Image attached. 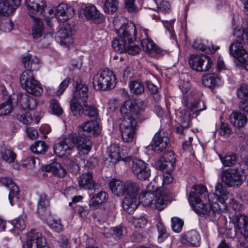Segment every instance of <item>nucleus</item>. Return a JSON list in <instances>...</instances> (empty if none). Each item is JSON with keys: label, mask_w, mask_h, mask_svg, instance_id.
I'll return each mask as SVG.
<instances>
[{"label": "nucleus", "mask_w": 248, "mask_h": 248, "mask_svg": "<svg viewBox=\"0 0 248 248\" xmlns=\"http://www.w3.org/2000/svg\"><path fill=\"white\" fill-rule=\"evenodd\" d=\"M175 163V155L171 151H168L155 162L156 168L160 170L166 169L168 171L173 169Z\"/></svg>", "instance_id": "nucleus-20"}, {"label": "nucleus", "mask_w": 248, "mask_h": 248, "mask_svg": "<svg viewBox=\"0 0 248 248\" xmlns=\"http://www.w3.org/2000/svg\"><path fill=\"white\" fill-rule=\"evenodd\" d=\"M155 2L157 8L163 12H167L170 7V3L164 0H154Z\"/></svg>", "instance_id": "nucleus-61"}, {"label": "nucleus", "mask_w": 248, "mask_h": 248, "mask_svg": "<svg viewBox=\"0 0 248 248\" xmlns=\"http://www.w3.org/2000/svg\"><path fill=\"white\" fill-rule=\"evenodd\" d=\"M189 64L194 70L198 72L208 71L213 65L211 58L205 55H192L189 59Z\"/></svg>", "instance_id": "nucleus-9"}, {"label": "nucleus", "mask_w": 248, "mask_h": 248, "mask_svg": "<svg viewBox=\"0 0 248 248\" xmlns=\"http://www.w3.org/2000/svg\"><path fill=\"white\" fill-rule=\"evenodd\" d=\"M52 40V35L50 33L44 34L42 37L38 40L35 41L40 43V45L43 47H47L50 44Z\"/></svg>", "instance_id": "nucleus-60"}, {"label": "nucleus", "mask_w": 248, "mask_h": 248, "mask_svg": "<svg viewBox=\"0 0 248 248\" xmlns=\"http://www.w3.org/2000/svg\"><path fill=\"white\" fill-rule=\"evenodd\" d=\"M20 0H0V16L11 14L20 4Z\"/></svg>", "instance_id": "nucleus-28"}, {"label": "nucleus", "mask_w": 248, "mask_h": 248, "mask_svg": "<svg viewBox=\"0 0 248 248\" xmlns=\"http://www.w3.org/2000/svg\"><path fill=\"white\" fill-rule=\"evenodd\" d=\"M50 108L52 113L57 116H61L63 113V110L59 102L55 99L51 100Z\"/></svg>", "instance_id": "nucleus-50"}, {"label": "nucleus", "mask_w": 248, "mask_h": 248, "mask_svg": "<svg viewBox=\"0 0 248 248\" xmlns=\"http://www.w3.org/2000/svg\"><path fill=\"white\" fill-rule=\"evenodd\" d=\"M29 16L32 18L33 24L31 29V35L33 39L38 40L45 34L44 26L42 21L38 16L29 14Z\"/></svg>", "instance_id": "nucleus-26"}, {"label": "nucleus", "mask_w": 248, "mask_h": 248, "mask_svg": "<svg viewBox=\"0 0 248 248\" xmlns=\"http://www.w3.org/2000/svg\"><path fill=\"white\" fill-rule=\"evenodd\" d=\"M235 168H229L223 170L221 173L222 182L228 187L238 188L243 183L244 169L241 164Z\"/></svg>", "instance_id": "nucleus-4"}, {"label": "nucleus", "mask_w": 248, "mask_h": 248, "mask_svg": "<svg viewBox=\"0 0 248 248\" xmlns=\"http://www.w3.org/2000/svg\"><path fill=\"white\" fill-rule=\"evenodd\" d=\"M50 203L47 196L45 194H41L39 197L37 204V212L40 216H46L50 214L48 210Z\"/></svg>", "instance_id": "nucleus-34"}, {"label": "nucleus", "mask_w": 248, "mask_h": 248, "mask_svg": "<svg viewBox=\"0 0 248 248\" xmlns=\"http://www.w3.org/2000/svg\"><path fill=\"white\" fill-rule=\"evenodd\" d=\"M190 204L195 212L201 216L209 215L211 213H217L222 209L221 206L218 203L214 202L210 196H207L206 202L204 200H199Z\"/></svg>", "instance_id": "nucleus-8"}, {"label": "nucleus", "mask_w": 248, "mask_h": 248, "mask_svg": "<svg viewBox=\"0 0 248 248\" xmlns=\"http://www.w3.org/2000/svg\"><path fill=\"white\" fill-rule=\"evenodd\" d=\"M12 101L10 98L0 105V116L9 114L12 110Z\"/></svg>", "instance_id": "nucleus-54"}, {"label": "nucleus", "mask_w": 248, "mask_h": 248, "mask_svg": "<svg viewBox=\"0 0 248 248\" xmlns=\"http://www.w3.org/2000/svg\"><path fill=\"white\" fill-rule=\"evenodd\" d=\"M23 248H49L46 246V242L45 238L42 237V233L35 230L31 229L27 234V240Z\"/></svg>", "instance_id": "nucleus-11"}, {"label": "nucleus", "mask_w": 248, "mask_h": 248, "mask_svg": "<svg viewBox=\"0 0 248 248\" xmlns=\"http://www.w3.org/2000/svg\"><path fill=\"white\" fill-rule=\"evenodd\" d=\"M20 82L26 92L34 96H40L43 92L41 84L35 80L31 71H25L22 73Z\"/></svg>", "instance_id": "nucleus-7"}, {"label": "nucleus", "mask_w": 248, "mask_h": 248, "mask_svg": "<svg viewBox=\"0 0 248 248\" xmlns=\"http://www.w3.org/2000/svg\"><path fill=\"white\" fill-rule=\"evenodd\" d=\"M193 191L189 195L188 201L190 204L195 203L196 201L203 198L206 202L207 195V189L205 186L202 185H195L192 187Z\"/></svg>", "instance_id": "nucleus-24"}, {"label": "nucleus", "mask_w": 248, "mask_h": 248, "mask_svg": "<svg viewBox=\"0 0 248 248\" xmlns=\"http://www.w3.org/2000/svg\"><path fill=\"white\" fill-rule=\"evenodd\" d=\"M80 15L96 24L101 23L105 20L103 15L100 13L94 5L91 4H87L83 6L80 11Z\"/></svg>", "instance_id": "nucleus-14"}, {"label": "nucleus", "mask_w": 248, "mask_h": 248, "mask_svg": "<svg viewBox=\"0 0 248 248\" xmlns=\"http://www.w3.org/2000/svg\"><path fill=\"white\" fill-rule=\"evenodd\" d=\"M185 107L190 111H201L202 109L199 108L198 98L196 94L190 93L185 96L182 101Z\"/></svg>", "instance_id": "nucleus-29"}, {"label": "nucleus", "mask_w": 248, "mask_h": 248, "mask_svg": "<svg viewBox=\"0 0 248 248\" xmlns=\"http://www.w3.org/2000/svg\"><path fill=\"white\" fill-rule=\"evenodd\" d=\"M219 157L222 164L225 167H232L237 162L236 155L232 153H229L224 155H219Z\"/></svg>", "instance_id": "nucleus-44"}, {"label": "nucleus", "mask_w": 248, "mask_h": 248, "mask_svg": "<svg viewBox=\"0 0 248 248\" xmlns=\"http://www.w3.org/2000/svg\"><path fill=\"white\" fill-rule=\"evenodd\" d=\"M70 108L75 116H80L83 114V106L81 105L78 99L72 98L70 101Z\"/></svg>", "instance_id": "nucleus-46"}, {"label": "nucleus", "mask_w": 248, "mask_h": 248, "mask_svg": "<svg viewBox=\"0 0 248 248\" xmlns=\"http://www.w3.org/2000/svg\"><path fill=\"white\" fill-rule=\"evenodd\" d=\"M79 186L84 189H92L95 186L93 173L91 171L83 173L78 179Z\"/></svg>", "instance_id": "nucleus-32"}, {"label": "nucleus", "mask_w": 248, "mask_h": 248, "mask_svg": "<svg viewBox=\"0 0 248 248\" xmlns=\"http://www.w3.org/2000/svg\"><path fill=\"white\" fill-rule=\"evenodd\" d=\"M70 81L69 78H66L60 84L58 90L55 89L53 87H48L47 92L48 94L52 96H61L68 87Z\"/></svg>", "instance_id": "nucleus-41"}, {"label": "nucleus", "mask_w": 248, "mask_h": 248, "mask_svg": "<svg viewBox=\"0 0 248 248\" xmlns=\"http://www.w3.org/2000/svg\"><path fill=\"white\" fill-rule=\"evenodd\" d=\"M200 239L199 233L196 231L192 230L182 235L181 242L183 244L197 246L199 245Z\"/></svg>", "instance_id": "nucleus-30"}, {"label": "nucleus", "mask_w": 248, "mask_h": 248, "mask_svg": "<svg viewBox=\"0 0 248 248\" xmlns=\"http://www.w3.org/2000/svg\"><path fill=\"white\" fill-rule=\"evenodd\" d=\"M25 216L21 215L12 221V224L15 229L18 231H22L25 228Z\"/></svg>", "instance_id": "nucleus-52"}, {"label": "nucleus", "mask_w": 248, "mask_h": 248, "mask_svg": "<svg viewBox=\"0 0 248 248\" xmlns=\"http://www.w3.org/2000/svg\"><path fill=\"white\" fill-rule=\"evenodd\" d=\"M140 190V187L138 184L132 180L125 181L126 196L137 197Z\"/></svg>", "instance_id": "nucleus-40"}, {"label": "nucleus", "mask_w": 248, "mask_h": 248, "mask_svg": "<svg viewBox=\"0 0 248 248\" xmlns=\"http://www.w3.org/2000/svg\"><path fill=\"white\" fill-rule=\"evenodd\" d=\"M231 221L237 227L240 233L245 237L246 240L248 241V217L239 214L231 218Z\"/></svg>", "instance_id": "nucleus-19"}, {"label": "nucleus", "mask_w": 248, "mask_h": 248, "mask_svg": "<svg viewBox=\"0 0 248 248\" xmlns=\"http://www.w3.org/2000/svg\"><path fill=\"white\" fill-rule=\"evenodd\" d=\"M75 91L72 98L80 100L83 103L87 101L89 96V90L87 85L80 77L74 78Z\"/></svg>", "instance_id": "nucleus-16"}, {"label": "nucleus", "mask_w": 248, "mask_h": 248, "mask_svg": "<svg viewBox=\"0 0 248 248\" xmlns=\"http://www.w3.org/2000/svg\"><path fill=\"white\" fill-rule=\"evenodd\" d=\"M74 31V29L73 26L67 23L63 24L59 31L58 37L61 40V45L66 46L71 45L73 43L71 35Z\"/></svg>", "instance_id": "nucleus-21"}, {"label": "nucleus", "mask_w": 248, "mask_h": 248, "mask_svg": "<svg viewBox=\"0 0 248 248\" xmlns=\"http://www.w3.org/2000/svg\"><path fill=\"white\" fill-rule=\"evenodd\" d=\"M108 194L105 191H100L94 194L90 198L89 205L91 208H96L108 200Z\"/></svg>", "instance_id": "nucleus-36"}, {"label": "nucleus", "mask_w": 248, "mask_h": 248, "mask_svg": "<svg viewBox=\"0 0 248 248\" xmlns=\"http://www.w3.org/2000/svg\"><path fill=\"white\" fill-rule=\"evenodd\" d=\"M43 217L46 220L48 225L55 232H60L63 230L61 220L53 218L50 214Z\"/></svg>", "instance_id": "nucleus-45"}, {"label": "nucleus", "mask_w": 248, "mask_h": 248, "mask_svg": "<svg viewBox=\"0 0 248 248\" xmlns=\"http://www.w3.org/2000/svg\"><path fill=\"white\" fill-rule=\"evenodd\" d=\"M123 140L125 142H130L133 141L136 128L120 131Z\"/></svg>", "instance_id": "nucleus-51"}, {"label": "nucleus", "mask_w": 248, "mask_h": 248, "mask_svg": "<svg viewBox=\"0 0 248 248\" xmlns=\"http://www.w3.org/2000/svg\"><path fill=\"white\" fill-rule=\"evenodd\" d=\"M157 228L158 232V240L159 242H162L168 237V234L162 223H157Z\"/></svg>", "instance_id": "nucleus-59"}, {"label": "nucleus", "mask_w": 248, "mask_h": 248, "mask_svg": "<svg viewBox=\"0 0 248 248\" xmlns=\"http://www.w3.org/2000/svg\"><path fill=\"white\" fill-rule=\"evenodd\" d=\"M139 203L137 197L126 196L123 201V207L126 212L132 214L138 208Z\"/></svg>", "instance_id": "nucleus-37"}, {"label": "nucleus", "mask_w": 248, "mask_h": 248, "mask_svg": "<svg viewBox=\"0 0 248 248\" xmlns=\"http://www.w3.org/2000/svg\"><path fill=\"white\" fill-rule=\"evenodd\" d=\"M2 183L9 189V200L11 205H13L18 200L19 189L18 187L11 180L3 179Z\"/></svg>", "instance_id": "nucleus-27"}, {"label": "nucleus", "mask_w": 248, "mask_h": 248, "mask_svg": "<svg viewBox=\"0 0 248 248\" xmlns=\"http://www.w3.org/2000/svg\"><path fill=\"white\" fill-rule=\"evenodd\" d=\"M232 133V128L227 123H221L219 128V134L225 138L229 137Z\"/></svg>", "instance_id": "nucleus-58"}, {"label": "nucleus", "mask_w": 248, "mask_h": 248, "mask_svg": "<svg viewBox=\"0 0 248 248\" xmlns=\"http://www.w3.org/2000/svg\"><path fill=\"white\" fill-rule=\"evenodd\" d=\"M117 83L114 72L108 68L101 69L93 76V85L98 91H108L113 89Z\"/></svg>", "instance_id": "nucleus-3"}, {"label": "nucleus", "mask_w": 248, "mask_h": 248, "mask_svg": "<svg viewBox=\"0 0 248 248\" xmlns=\"http://www.w3.org/2000/svg\"><path fill=\"white\" fill-rule=\"evenodd\" d=\"M229 207L236 212H241L243 209L242 204L238 201L233 199L230 201Z\"/></svg>", "instance_id": "nucleus-63"}, {"label": "nucleus", "mask_w": 248, "mask_h": 248, "mask_svg": "<svg viewBox=\"0 0 248 248\" xmlns=\"http://www.w3.org/2000/svg\"><path fill=\"white\" fill-rule=\"evenodd\" d=\"M22 62L25 67L28 69L27 71H31V72L32 70L38 69L40 62L37 57H32L31 55L23 57Z\"/></svg>", "instance_id": "nucleus-39"}, {"label": "nucleus", "mask_w": 248, "mask_h": 248, "mask_svg": "<svg viewBox=\"0 0 248 248\" xmlns=\"http://www.w3.org/2000/svg\"><path fill=\"white\" fill-rule=\"evenodd\" d=\"M117 38L112 42V46L115 51L122 53L125 52L130 42L137 39L135 25L132 22L124 24L117 31Z\"/></svg>", "instance_id": "nucleus-2"}, {"label": "nucleus", "mask_w": 248, "mask_h": 248, "mask_svg": "<svg viewBox=\"0 0 248 248\" xmlns=\"http://www.w3.org/2000/svg\"><path fill=\"white\" fill-rule=\"evenodd\" d=\"M74 15V9L69 4L62 3L56 9L55 16L61 22H64L71 18Z\"/></svg>", "instance_id": "nucleus-22"}, {"label": "nucleus", "mask_w": 248, "mask_h": 248, "mask_svg": "<svg viewBox=\"0 0 248 248\" xmlns=\"http://www.w3.org/2000/svg\"><path fill=\"white\" fill-rule=\"evenodd\" d=\"M77 134L79 136L91 137L99 134L101 131L99 124L96 121H88L77 129Z\"/></svg>", "instance_id": "nucleus-15"}, {"label": "nucleus", "mask_w": 248, "mask_h": 248, "mask_svg": "<svg viewBox=\"0 0 248 248\" xmlns=\"http://www.w3.org/2000/svg\"><path fill=\"white\" fill-rule=\"evenodd\" d=\"M26 5L29 9L28 15L31 14L35 16L42 14L46 6L43 0H26Z\"/></svg>", "instance_id": "nucleus-25"}, {"label": "nucleus", "mask_w": 248, "mask_h": 248, "mask_svg": "<svg viewBox=\"0 0 248 248\" xmlns=\"http://www.w3.org/2000/svg\"><path fill=\"white\" fill-rule=\"evenodd\" d=\"M215 193L208 195L210 196V198L213 200L214 202H217L222 206V209L226 208V205L224 204L226 200L228 198L229 193L227 192L226 189L220 183H217L215 187Z\"/></svg>", "instance_id": "nucleus-23"}, {"label": "nucleus", "mask_w": 248, "mask_h": 248, "mask_svg": "<svg viewBox=\"0 0 248 248\" xmlns=\"http://www.w3.org/2000/svg\"><path fill=\"white\" fill-rule=\"evenodd\" d=\"M20 103L23 109L17 115V118L24 124H30L33 122V118L31 114L25 109H34L36 108L37 103L33 98L26 94L22 95Z\"/></svg>", "instance_id": "nucleus-6"}, {"label": "nucleus", "mask_w": 248, "mask_h": 248, "mask_svg": "<svg viewBox=\"0 0 248 248\" xmlns=\"http://www.w3.org/2000/svg\"><path fill=\"white\" fill-rule=\"evenodd\" d=\"M31 149L33 153L37 154H42L46 152L47 147L45 142L38 140L31 146Z\"/></svg>", "instance_id": "nucleus-49"}, {"label": "nucleus", "mask_w": 248, "mask_h": 248, "mask_svg": "<svg viewBox=\"0 0 248 248\" xmlns=\"http://www.w3.org/2000/svg\"><path fill=\"white\" fill-rule=\"evenodd\" d=\"M237 93L238 97L241 98L248 97V85H242L238 89Z\"/></svg>", "instance_id": "nucleus-64"}, {"label": "nucleus", "mask_w": 248, "mask_h": 248, "mask_svg": "<svg viewBox=\"0 0 248 248\" xmlns=\"http://www.w3.org/2000/svg\"><path fill=\"white\" fill-rule=\"evenodd\" d=\"M143 50L153 57L161 54L162 50L149 38L143 39L141 42Z\"/></svg>", "instance_id": "nucleus-31"}, {"label": "nucleus", "mask_w": 248, "mask_h": 248, "mask_svg": "<svg viewBox=\"0 0 248 248\" xmlns=\"http://www.w3.org/2000/svg\"><path fill=\"white\" fill-rule=\"evenodd\" d=\"M70 137L73 141L74 146L76 145L78 150L84 154H87L91 150L92 142L83 136H79L77 133H72Z\"/></svg>", "instance_id": "nucleus-18"}, {"label": "nucleus", "mask_w": 248, "mask_h": 248, "mask_svg": "<svg viewBox=\"0 0 248 248\" xmlns=\"http://www.w3.org/2000/svg\"><path fill=\"white\" fill-rule=\"evenodd\" d=\"M132 224L136 228H143L147 224V219L144 216H140L139 217H134L132 219Z\"/></svg>", "instance_id": "nucleus-56"}, {"label": "nucleus", "mask_w": 248, "mask_h": 248, "mask_svg": "<svg viewBox=\"0 0 248 248\" xmlns=\"http://www.w3.org/2000/svg\"><path fill=\"white\" fill-rule=\"evenodd\" d=\"M135 41L136 40L132 41L131 42L129 43V45H127V47L125 49V51L133 55L140 53V52L141 51V49L139 47V46L138 45H132L133 42Z\"/></svg>", "instance_id": "nucleus-62"}, {"label": "nucleus", "mask_w": 248, "mask_h": 248, "mask_svg": "<svg viewBox=\"0 0 248 248\" xmlns=\"http://www.w3.org/2000/svg\"><path fill=\"white\" fill-rule=\"evenodd\" d=\"M169 144L170 138L168 133L160 130L155 134L151 142V147L155 152L159 153L166 151Z\"/></svg>", "instance_id": "nucleus-12"}, {"label": "nucleus", "mask_w": 248, "mask_h": 248, "mask_svg": "<svg viewBox=\"0 0 248 248\" xmlns=\"http://www.w3.org/2000/svg\"><path fill=\"white\" fill-rule=\"evenodd\" d=\"M118 5V0H106L104 4V10L106 14H112L117 10Z\"/></svg>", "instance_id": "nucleus-47"}, {"label": "nucleus", "mask_w": 248, "mask_h": 248, "mask_svg": "<svg viewBox=\"0 0 248 248\" xmlns=\"http://www.w3.org/2000/svg\"><path fill=\"white\" fill-rule=\"evenodd\" d=\"M139 199L145 206L161 210L166 207L168 198L165 192L154 193L148 191L143 192L140 196Z\"/></svg>", "instance_id": "nucleus-5"}, {"label": "nucleus", "mask_w": 248, "mask_h": 248, "mask_svg": "<svg viewBox=\"0 0 248 248\" xmlns=\"http://www.w3.org/2000/svg\"><path fill=\"white\" fill-rule=\"evenodd\" d=\"M83 114L91 118H95L97 116L98 110L94 106L88 104L87 101L83 103Z\"/></svg>", "instance_id": "nucleus-48"}, {"label": "nucleus", "mask_w": 248, "mask_h": 248, "mask_svg": "<svg viewBox=\"0 0 248 248\" xmlns=\"http://www.w3.org/2000/svg\"><path fill=\"white\" fill-rule=\"evenodd\" d=\"M171 228L172 230L176 232H180L184 225L183 221L177 217H173L171 219Z\"/></svg>", "instance_id": "nucleus-53"}, {"label": "nucleus", "mask_w": 248, "mask_h": 248, "mask_svg": "<svg viewBox=\"0 0 248 248\" xmlns=\"http://www.w3.org/2000/svg\"><path fill=\"white\" fill-rule=\"evenodd\" d=\"M231 123L238 128L243 127L248 122L247 116L240 112H233L230 116Z\"/></svg>", "instance_id": "nucleus-38"}, {"label": "nucleus", "mask_w": 248, "mask_h": 248, "mask_svg": "<svg viewBox=\"0 0 248 248\" xmlns=\"http://www.w3.org/2000/svg\"><path fill=\"white\" fill-rule=\"evenodd\" d=\"M220 78L214 74H208L202 78V83L206 87L213 88L219 85Z\"/></svg>", "instance_id": "nucleus-43"}, {"label": "nucleus", "mask_w": 248, "mask_h": 248, "mask_svg": "<svg viewBox=\"0 0 248 248\" xmlns=\"http://www.w3.org/2000/svg\"><path fill=\"white\" fill-rule=\"evenodd\" d=\"M130 92L135 94L141 93L144 91L143 86L137 81L131 82L129 85Z\"/></svg>", "instance_id": "nucleus-55"}, {"label": "nucleus", "mask_w": 248, "mask_h": 248, "mask_svg": "<svg viewBox=\"0 0 248 248\" xmlns=\"http://www.w3.org/2000/svg\"><path fill=\"white\" fill-rule=\"evenodd\" d=\"M121 148L115 144L111 145L107 149V157L106 163L108 162L115 163L117 161L123 159L120 155Z\"/></svg>", "instance_id": "nucleus-33"}, {"label": "nucleus", "mask_w": 248, "mask_h": 248, "mask_svg": "<svg viewBox=\"0 0 248 248\" xmlns=\"http://www.w3.org/2000/svg\"><path fill=\"white\" fill-rule=\"evenodd\" d=\"M74 147V142L70 137V134L68 138L64 139L59 144L55 145L54 152L59 157L67 156L73 152Z\"/></svg>", "instance_id": "nucleus-17"}, {"label": "nucleus", "mask_w": 248, "mask_h": 248, "mask_svg": "<svg viewBox=\"0 0 248 248\" xmlns=\"http://www.w3.org/2000/svg\"><path fill=\"white\" fill-rule=\"evenodd\" d=\"M230 54L244 66L248 72V53L239 40L232 43L229 48Z\"/></svg>", "instance_id": "nucleus-10"}, {"label": "nucleus", "mask_w": 248, "mask_h": 248, "mask_svg": "<svg viewBox=\"0 0 248 248\" xmlns=\"http://www.w3.org/2000/svg\"><path fill=\"white\" fill-rule=\"evenodd\" d=\"M131 170L135 176L140 180H147L151 175V170L148 165L140 159L133 160Z\"/></svg>", "instance_id": "nucleus-13"}, {"label": "nucleus", "mask_w": 248, "mask_h": 248, "mask_svg": "<svg viewBox=\"0 0 248 248\" xmlns=\"http://www.w3.org/2000/svg\"><path fill=\"white\" fill-rule=\"evenodd\" d=\"M45 170L52 172L60 177H63L66 174L65 169L58 162H54L45 167Z\"/></svg>", "instance_id": "nucleus-42"}, {"label": "nucleus", "mask_w": 248, "mask_h": 248, "mask_svg": "<svg viewBox=\"0 0 248 248\" xmlns=\"http://www.w3.org/2000/svg\"><path fill=\"white\" fill-rule=\"evenodd\" d=\"M146 108L147 104L143 100L125 101L120 108L121 113L125 114L120 124V131L136 128L138 121Z\"/></svg>", "instance_id": "nucleus-1"}, {"label": "nucleus", "mask_w": 248, "mask_h": 248, "mask_svg": "<svg viewBox=\"0 0 248 248\" xmlns=\"http://www.w3.org/2000/svg\"><path fill=\"white\" fill-rule=\"evenodd\" d=\"M110 190L115 195L121 196L125 193V181L113 179L109 182Z\"/></svg>", "instance_id": "nucleus-35"}, {"label": "nucleus", "mask_w": 248, "mask_h": 248, "mask_svg": "<svg viewBox=\"0 0 248 248\" xmlns=\"http://www.w3.org/2000/svg\"><path fill=\"white\" fill-rule=\"evenodd\" d=\"M2 157L6 162L12 163L15 161L16 155L12 150L6 149L2 153Z\"/></svg>", "instance_id": "nucleus-57"}]
</instances>
